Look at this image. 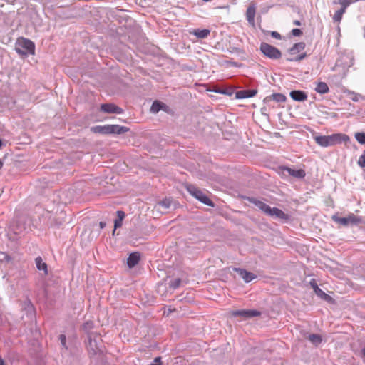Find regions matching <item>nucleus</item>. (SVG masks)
Masks as SVG:
<instances>
[{
	"label": "nucleus",
	"mask_w": 365,
	"mask_h": 365,
	"mask_svg": "<svg viewBox=\"0 0 365 365\" xmlns=\"http://www.w3.org/2000/svg\"><path fill=\"white\" fill-rule=\"evenodd\" d=\"M3 145V142L2 140L0 139V148L2 147Z\"/></svg>",
	"instance_id": "obj_48"
},
{
	"label": "nucleus",
	"mask_w": 365,
	"mask_h": 365,
	"mask_svg": "<svg viewBox=\"0 0 365 365\" xmlns=\"http://www.w3.org/2000/svg\"><path fill=\"white\" fill-rule=\"evenodd\" d=\"M99 226L101 229H103L104 227H106V223L105 222L101 221L99 223Z\"/></svg>",
	"instance_id": "obj_42"
},
{
	"label": "nucleus",
	"mask_w": 365,
	"mask_h": 365,
	"mask_svg": "<svg viewBox=\"0 0 365 365\" xmlns=\"http://www.w3.org/2000/svg\"><path fill=\"white\" fill-rule=\"evenodd\" d=\"M3 165H4V162L2 160L0 159V170L2 168Z\"/></svg>",
	"instance_id": "obj_47"
},
{
	"label": "nucleus",
	"mask_w": 365,
	"mask_h": 365,
	"mask_svg": "<svg viewBox=\"0 0 365 365\" xmlns=\"http://www.w3.org/2000/svg\"><path fill=\"white\" fill-rule=\"evenodd\" d=\"M86 347L89 354L96 355L103 351L102 339L98 333H88Z\"/></svg>",
	"instance_id": "obj_2"
},
{
	"label": "nucleus",
	"mask_w": 365,
	"mask_h": 365,
	"mask_svg": "<svg viewBox=\"0 0 365 365\" xmlns=\"http://www.w3.org/2000/svg\"><path fill=\"white\" fill-rule=\"evenodd\" d=\"M334 222L342 225L344 226L349 225H358L363 222L362 217L355 215L353 213H349L346 217H341L337 215H334L331 217Z\"/></svg>",
	"instance_id": "obj_5"
},
{
	"label": "nucleus",
	"mask_w": 365,
	"mask_h": 365,
	"mask_svg": "<svg viewBox=\"0 0 365 365\" xmlns=\"http://www.w3.org/2000/svg\"><path fill=\"white\" fill-rule=\"evenodd\" d=\"M268 215L272 217L274 216L275 217L282 220L289 219V215L277 207H271V211L268 213Z\"/></svg>",
	"instance_id": "obj_20"
},
{
	"label": "nucleus",
	"mask_w": 365,
	"mask_h": 365,
	"mask_svg": "<svg viewBox=\"0 0 365 365\" xmlns=\"http://www.w3.org/2000/svg\"><path fill=\"white\" fill-rule=\"evenodd\" d=\"M271 36L276 39H281L282 36L277 31H271Z\"/></svg>",
	"instance_id": "obj_40"
},
{
	"label": "nucleus",
	"mask_w": 365,
	"mask_h": 365,
	"mask_svg": "<svg viewBox=\"0 0 365 365\" xmlns=\"http://www.w3.org/2000/svg\"><path fill=\"white\" fill-rule=\"evenodd\" d=\"M361 356L365 357V347L361 349Z\"/></svg>",
	"instance_id": "obj_46"
},
{
	"label": "nucleus",
	"mask_w": 365,
	"mask_h": 365,
	"mask_svg": "<svg viewBox=\"0 0 365 365\" xmlns=\"http://www.w3.org/2000/svg\"><path fill=\"white\" fill-rule=\"evenodd\" d=\"M0 365H5V361L1 356H0Z\"/></svg>",
	"instance_id": "obj_44"
},
{
	"label": "nucleus",
	"mask_w": 365,
	"mask_h": 365,
	"mask_svg": "<svg viewBox=\"0 0 365 365\" xmlns=\"http://www.w3.org/2000/svg\"><path fill=\"white\" fill-rule=\"evenodd\" d=\"M264 109H265V108H262V110H263V112H265V110H264Z\"/></svg>",
	"instance_id": "obj_52"
},
{
	"label": "nucleus",
	"mask_w": 365,
	"mask_h": 365,
	"mask_svg": "<svg viewBox=\"0 0 365 365\" xmlns=\"http://www.w3.org/2000/svg\"><path fill=\"white\" fill-rule=\"evenodd\" d=\"M150 365H161L160 364H155L154 362H153Z\"/></svg>",
	"instance_id": "obj_49"
},
{
	"label": "nucleus",
	"mask_w": 365,
	"mask_h": 365,
	"mask_svg": "<svg viewBox=\"0 0 365 365\" xmlns=\"http://www.w3.org/2000/svg\"><path fill=\"white\" fill-rule=\"evenodd\" d=\"M314 140L319 145L327 148L342 142H347L349 140V137L346 134L336 133L331 135L316 136Z\"/></svg>",
	"instance_id": "obj_1"
},
{
	"label": "nucleus",
	"mask_w": 365,
	"mask_h": 365,
	"mask_svg": "<svg viewBox=\"0 0 365 365\" xmlns=\"http://www.w3.org/2000/svg\"><path fill=\"white\" fill-rule=\"evenodd\" d=\"M58 340L60 341L61 345V352L65 353V351L68 350V345L66 343V336L65 334H60L58 336Z\"/></svg>",
	"instance_id": "obj_29"
},
{
	"label": "nucleus",
	"mask_w": 365,
	"mask_h": 365,
	"mask_svg": "<svg viewBox=\"0 0 365 365\" xmlns=\"http://www.w3.org/2000/svg\"><path fill=\"white\" fill-rule=\"evenodd\" d=\"M140 259V255L138 252H132L127 259V265L129 268L136 266Z\"/></svg>",
	"instance_id": "obj_19"
},
{
	"label": "nucleus",
	"mask_w": 365,
	"mask_h": 365,
	"mask_svg": "<svg viewBox=\"0 0 365 365\" xmlns=\"http://www.w3.org/2000/svg\"><path fill=\"white\" fill-rule=\"evenodd\" d=\"M15 50L17 53L24 56L34 54L35 44L32 41L21 37L18 38Z\"/></svg>",
	"instance_id": "obj_3"
},
{
	"label": "nucleus",
	"mask_w": 365,
	"mask_h": 365,
	"mask_svg": "<svg viewBox=\"0 0 365 365\" xmlns=\"http://www.w3.org/2000/svg\"><path fill=\"white\" fill-rule=\"evenodd\" d=\"M314 91L319 94H326L329 93V88L327 83L320 81L317 83Z\"/></svg>",
	"instance_id": "obj_23"
},
{
	"label": "nucleus",
	"mask_w": 365,
	"mask_h": 365,
	"mask_svg": "<svg viewBox=\"0 0 365 365\" xmlns=\"http://www.w3.org/2000/svg\"><path fill=\"white\" fill-rule=\"evenodd\" d=\"M101 110L106 113L122 114L123 110L113 103H103L101 106Z\"/></svg>",
	"instance_id": "obj_14"
},
{
	"label": "nucleus",
	"mask_w": 365,
	"mask_h": 365,
	"mask_svg": "<svg viewBox=\"0 0 365 365\" xmlns=\"http://www.w3.org/2000/svg\"><path fill=\"white\" fill-rule=\"evenodd\" d=\"M168 284H169L170 288H171L173 289H176L180 287V285L181 284V279L180 278H175V279H171Z\"/></svg>",
	"instance_id": "obj_30"
},
{
	"label": "nucleus",
	"mask_w": 365,
	"mask_h": 365,
	"mask_svg": "<svg viewBox=\"0 0 365 365\" xmlns=\"http://www.w3.org/2000/svg\"><path fill=\"white\" fill-rule=\"evenodd\" d=\"M264 109H265V108H262V110H263V112H265V110H264Z\"/></svg>",
	"instance_id": "obj_53"
},
{
	"label": "nucleus",
	"mask_w": 365,
	"mask_h": 365,
	"mask_svg": "<svg viewBox=\"0 0 365 365\" xmlns=\"http://www.w3.org/2000/svg\"><path fill=\"white\" fill-rule=\"evenodd\" d=\"M364 38H365V26H364Z\"/></svg>",
	"instance_id": "obj_50"
},
{
	"label": "nucleus",
	"mask_w": 365,
	"mask_h": 365,
	"mask_svg": "<svg viewBox=\"0 0 365 365\" xmlns=\"http://www.w3.org/2000/svg\"><path fill=\"white\" fill-rule=\"evenodd\" d=\"M279 173L282 175H284V173L285 172H287L288 174L295 178H297V179H303L305 175H306V173H305V170H303V169H298V170H294V169H292L291 168H289L287 166H279Z\"/></svg>",
	"instance_id": "obj_8"
},
{
	"label": "nucleus",
	"mask_w": 365,
	"mask_h": 365,
	"mask_svg": "<svg viewBox=\"0 0 365 365\" xmlns=\"http://www.w3.org/2000/svg\"><path fill=\"white\" fill-rule=\"evenodd\" d=\"M334 3L339 4L341 6L339 10L336 11L333 16L334 22H340L343 14L345 13L346 8L349 6L351 2L347 1L346 0H335Z\"/></svg>",
	"instance_id": "obj_11"
},
{
	"label": "nucleus",
	"mask_w": 365,
	"mask_h": 365,
	"mask_svg": "<svg viewBox=\"0 0 365 365\" xmlns=\"http://www.w3.org/2000/svg\"><path fill=\"white\" fill-rule=\"evenodd\" d=\"M187 191L200 202L207 206L214 207V202L198 187L192 184H187Z\"/></svg>",
	"instance_id": "obj_4"
},
{
	"label": "nucleus",
	"mask_w": 365,
	"mask_h": 365,
	"mask_svg": "<svg viewBox=\"0 0 365 365\" xmlns=\"http://www.w3.org/2000/svg\"><path fill=\"white\" fill-rule=\"evenodd\" d=\"M286 96L280 93H273L272 95L267 96L263 100L264 103L270 106V103L272 101H275L277 103H284L286 101Z\"/></svg>",
	"instance_id": "obj_15"
},
{
	"label": "nucleus",
	"mask_w": 365,
	"mask_h": 365,
	"mask_svg": "<svg viewBox=\"0 0 365 365\" xmlns=\"http://www.w3.org/2000/svg\"><path fill=\"white\" fill-rule=\"evenodd\" d=\"M294 24L297 25V26H300L301 25V22L299 20H295L294 21Z\"/></svg>",
	"instance_id": "obj_45"
},
{
	"label": "nucleus",
	"mask_w": 365,
	"mask_h": 365,
	"mask_svg": "<svg viewBox=\"0 0 365 365\" xmlns=\"http://www.w3.org/2000/svg\"><path fill=\"white\" fill-rule=\"evenodd\" d=\"M48 225L50 226H54V227H60L62 225V221L58 220V219L55 217H50L48 219Z\"/></svg>",
	"instance_id": "obj_34"
},
{
	"label": "nucleus",
	"mask_w": 365,
	"mask_h": 365,
	"mask_svg": "<svg viewBox=\"0 0 365 365\" xmlns=\"http://www.w3.org/2000/svg\"><path fill=\"white\" fill-rule=\"evenodd\" d=\"M116 214H117V218L114 221V230L113 231V235H115V230L122 226L123 219L125 218V212L122 210H118Z\"/></svg>",
	"instance_id": "obj_21"
},
{
	"label": "nucleus",
	"mask_w": 365,
	"mask_h": 365,
	"mask_svg": "<svg viewBox=\"0 0 365 365\" xmlns=\"http://www.w3.org/2000/svg\"><path fill=\"white\" fill-rule=\"evenodd\" d=\"M348 95L349 98L354 102H358L360 99L363 98V96L354 91H348Z\"/></svg>",
	"instance_id": "obj_32"
},
{
	"label": "nucleus",
	"mask_w": 365,
	"mask_h": 365,
	"mask_svg": "<svg viewBox=\"0 0 365 365\" xmlns=\"http://www.w3.org/2000/svg\"><path fill=\"white\" fill-rule=\"evenodd\" d=\"M257 93L256 89L240 90L236 92L235 96L238 99L247 98L255 96Z\"/></svg>",
	"instance_id": "obj_18"
},
{
	"label": "nucleus",
	"mask_w": 365,
	"mask_h": 365,
	"mask_svg": "<svg viewBox=\"0 0 365 365\" xmlns=\"http://www.w3.org/2000/svg\"><path fill=\"white\" fill-rule=\"evenodd\" d=\"M292 34L294 36H299L302 34L301 29L295 28L292 30Z\"/></svg>",
	"instance_id": "obj_39"
},
{
	"label": "nucleus",
	"mask_w": 365,
	"mask_h": 365,
	"mask_svg": "<svg viewBox=\"0 0 365 365\" xmlns=\"http://www.w3.org/2000/svg\"><path fill=\"white\" fill-rule=\"evenodd\" d=\"M255 6L254 4H251L248 6L246 11V18L249 24H255Z\"/></svg>",
	"instance_id": "obj_22"
},
{
	"label": "nucleus",
	"mask_w": 365,
	"mask_h": 365,
	"mask_svg": "<svg viewBox=\"0 0 365 365\" xmlns=\"http://www.w3.org/2000/svg\"><path fill=\"white\" fill-rule=\"evenodd\" d=\"M93 327L94 323L91 320L85 322L82 325V329L86 332L87 336H88V333H95L94 331H91Z\"/></svg>",
	"instance_id": "obj_27"
},
{
	"label": "nucleus",
	"mask_w": 365,
	"mask_h": 365,
	"mask_svg": "<svg viewBox=\"0 0 365 365\" xmlns=\"http://www.w3.org/2000/svg\"><path fill=\"white\" fill-rule=\"evenodd\" d=\"M354 137L357 142L361 145H365V133L358 132L356 133Z\"/></svg>",
	"instance_id": "obj_31"
},
{
	"label": "nucleus",
	"mask_w": 365,
	"mask_h": 365,
	"mask_svg": "<svg viewBox=\"0 0 365 365\" xmlns=\"http://www.w3.org/2000/svg\"><path fill=\"white\" fill-rule=\"evenodd\" d=\"M307 56V54L306 53H301L298 56H297L296 57L294 58H287V61H296V62H298V61H300L302 60H303L304 58H305Z\"/></svg>",
	"instance_id": "obj_36"
},
{
	"label": "nucleus",
	"mask_w": 365,
	"mask_h": 365,
	"mask_svg": "<svg viewBox=\"0 0 365 365\" xmlns=\"http://www.w3.org/2000/svg\"><path fill=\"white\" fill-rule=\"evenodd\" d=\"M357 164L361 168H365V150H364L363 154L359 158Z\"/></svg>",
	"instance_id": "obj_37"
},
{
	"label": "nucleus",
	"mask_w": 365,
	"mask_h": 365,
	"mask_svg": "<svg viewBox=\"0 0 365 365\" xmlns=\"http://www.w3.org/2000/svg\"><path fill=\"white\" fill-rule=\"evenodd\" d=\"M259 51L264 56L272 60H278L282 57V52L277 48L265 42L260 43Z\"/></svg>",
	"instance_id": "obj_6"
},
{
	"label": "nucleus",
	"mask_w": 365,
	"mask_h": 365,
	"mask_svg": "<svg viewBox=\"0 0 365 365\" xmlns=\"http://www.w3.org/2000/svg\"><path fill=\"white\" fill-rule=\"evenodd\" d=\"M217 93H225V92L223 91H217Z\"/></svg>",
	"instance_id": "obj_51"
},
{
	"label": "nucleus",
	"mask_w": 365,
	"mask_h": 365,
	"mask_svg": "<svg viewBox=\"0 0 365 365\" xmlns=\"http://www.w3.org/2000/svg\"><path fill=\"white\" fill-rule=\"evenodd\" d=\"M210 34V30L204 29H195L192 32V34L195 35L197 38H205Z\"/></svg>",
	"instance_id": "obj_25"
},
{
	"label": "nucleus",
	"mask_w": 365,
	"mask_h": 365,
	"mask_svg": "<svg viewBox=\"0 0 365 365\" xmlns=\"http://www.w3.org/2000/svg\"><path fill=\"white\" fill-rule=\"evenodd\" d=\"M172 200L169 198H165L160 201L158 205L164 209H168L171 206Z\"/></svg>",
	"instance_id": "obj_35"
},
{
	"label": "nucleus",
	"mask_w": 365,
	"mask_h": 365,
	"mask_svg": "<svg viewBox=\"0 0 365 365\" xmlns=\"http://www.w3.org/2000/svg\"><path fill=\"white\" fill-rule=\"evenodd\" d=\"M30 307L33 309V305L31 304H30Z\"/></svg>",
	"instance_id": "obj_54"
},
{
	"label": "nucleus",
	"mask_w": 365,
	"mask_h": 365,
	"mask_svg": "<svg viewBox=\"0 0 365 365\" xmlns=\"http://www.w3.org/2000/svg\"><path fill=\"white\" fill-rule=\"evenodd\" d=\"M103 134H123L129 130V128L125 126L119 125H103Z\"/></svg>",
	"instance_id": "obj_10"
},
{
	"label": "nucleus",
	"mask_w": 365,
	"mask_h": 365,
	"mask_svg": "<svg viewBox=\"0 0 365 365\" xmlns=\"http://www.w3.org/2000/svg\"><path fill=\"white\" fill-rule=\"evenodd\" d=\"M233 270L239 274V276L245 281V283H249L257 278L256 274L248 272L245 269L234 267Z\"/></svg>",
	"instance_id": "obj_13"
},
{
	"label": "nucleus",
	"mask_w": 365,
	"mask_h": 365,
	"mask_svg": "<svg viewBox=\"0 0 365 365\" xmlns=\"http://www.w3.org/2000/svg\"><path fill=\"white\" fill-rule=\"evenodd\" d=\"M35 264L38 271L42 272L43 276L48 274V264L43 262L41 257L38 256L35 258Z\"/></svg>",
	"instance_id": "obj_16"
},
{
	"label": "nucleus",
	"mask_w": 365,
	"mask_h": 365,
	"mask_svg": "<svg viewBox=\"0 0 365 365\" xmlns=\"http://www.w3.org/2000/svg\"><path fill=\"white\" fill-rule=\"evenodd\" d=\"M246 200L250 202V203L255 205L256 207H257L260 210H262L263 212H264L266 215H268V213L271 211V207L268 205L267 204L264 203V202L257 200L255 197H246Z\"/></svg>",
	"instance_id": "obj_12"
},
{
	"label": "nucleus",
	"mask_w": 365,
	"mask_h": 365,
	"mask_svg": "<svg viewBox=\"0 0 365 365\" xmlns=\"http://www.w3.org/2000/svg\"><path fill=\"white\" fill-rule=\"evenodd\" d=\"M307 339L316 346L319 345L322 341V338L319 334H309L307 336Z\"/></svg>",
	"instance_id": "obj_26"
},
{
	"label": "nucleus",
	"mask_w": 365,
	"mask_h": 365,
	"mask_svg": "<svg viewBox=\"0 0 365 365\" xmlns=\"http://www.w3.org/2000/svg\"><path fill=\"white\" fill-rule=\"evenodd\" d=\"M103 125H96L91 128V130L96 133L103 134Z\"/></svg>",
	"instance_id": "obj_38"
},
{
	"label": "nucleus",
	"mask_w": 365,
	"mask_h": 365,
	"mask_svg": "<svg viewBox=\"0 0 365 365\" xmlns=\"http://www.w3.org/2000/svg\"><path fill=\"white\" fill-rule=\"evenodd\" d=\"M305 46L306 45L304 42L296 43L289 49V53L290 54H296L303 51Z\"/></svg>",
	"instance_id": "obj_24"
},
{
	"label": "nucleus",
	"mask_w": 365,
	"mask_h": 365,
	"mask_svg": "<svg viewBox=\"0 0 365 365\" xmlns=\"http://www.w3.org/2000/svg\"><path fill=\"white\" fill-rule=\"evenodd\" d=\"M163 107H165V104L163 103L158 101H155L151 106L150 111L155 113L162 110Z\"/></svg>",
	"instance_id": "obj_28"
},
{
	"label": "nucleus",
	"mask_w": 365,
	"mask_h": 365,
	"mask_svg": "<svg viewBox=\"0 0 365 365\" xmlns=\"http://www.w3.org/2000/svg\"><path fill=\"white\" fill-rule=\"evenodd\" d=\"M160 360H161L160 357H156V358H155L153 362L155 364H161Z\"/></svg>",
	"instance_id": "obj_41"
},
{
	"label": "nucleus",
	"mask_w": 365,
	"mask_h": 365,
	"mask_svg": "<svg viewBox=\"0 0 365 365\" xmlns=\"http://www.w3.org/2000/svg\"><path fill=\"white\" fill-rule=\"evenodd\" d=\"M2 255H4V259H5L6 261H9V260L11 259V257H10L8 255H6V254H5V253H2Z\"/></svg>",
	"instance_id": "obj_43"
},
{
	"label": "nucleus",
	"mask_w": 365,
	"mask_h": 365,
	"mask_svg": "<svg viewBox=\"0 0 365 365\" xmlns=\"http://www.w3.org/2000/svg\"><path fill=\"white\" fill-rule=\"evenodd\" d=\"M231 315L234 317H241L244 319H251L261 315V312L256 309H238L233 310Z\"/></svg>",
	"instance_id": "obj_7"
},
{
	"label": "nucleus",
	"mask_w": 365,
	"mask_h": 365,
	"mask_svg": "<svg viewBox=\"0 0 365 365\" xmlns=\"http://www.w3.org/2000/svg\"><path fill=\"white\" fill-rule=\"evenodd\" d=\"M289 96L292 100L302 102L307 98V94L305 91L301 90H293L289 93Z\"/></svg>",
	"instance_id": "obj_17"
},
{
	"label": "nucleus",
	"mask_w": 365,
	"mask_h": 365,
	"mask_svg": "<svg viewBox=\"0 0 365 365\" xmlns=\"http://www.w3.org/2000/svg\"><path fill=\"white\" fill-rule=\"evenodd\" d=\"M309 284H310L311 287L313 289L315 294L319 298H320L321 299H322L327 302H329V303L334 302L333 298L330 295L326 294L322 289H321L318 287L317 281L314 279H311V281L309 282Z\"/></svg>",
	"instance_id": "obj_9"
},
{
	"label": "nucleus",
	"mask_w": 365,
	"mask_h": 365,
	"mask_svg": "<svg viewBox=\"0 0 365 365\" xmlns=\"http://www.w3.org/2000/svg\"><path fill=\"white\" fill-rule=\"evenodd\" d=\"M343 60H344V57H341L340 59H338L336 62V66H344V67L349 68L354 64L352 58H349V62L346 63L345 64L344 63Z\"/></svg>",
	"instance_id": "obj_33"
}]
</instances>
